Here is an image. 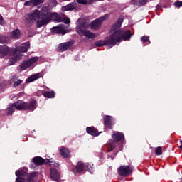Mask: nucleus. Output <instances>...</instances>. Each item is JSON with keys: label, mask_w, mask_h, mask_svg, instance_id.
Listing matches in <instances>:
<instances>
[{"label": "nucleus", "mask_w": 182, "mask_h": 182, "mask_svg": "<svg viewBox=\"0 0 182 182\" xmlns=\"http://www.w3.org/2000/svg\"><path fill=\"white\" fill-rule=\"evenodd\" d=\"M122 23H123V18L120 17L118 18L116 23L112 25L109 38L105 41H97L95 43L96 46L101 48L102 46L107 45V48H110L114 45H116V43L120 42L122 39H123V41H130V38H132L130 30H127L126 31L120 30Z\"/></svg>", "instance_id": "f257e3e1"}, {"label": "nucleus", "mask_w": 182, "mask_h": 182, "mask_svg": "<svg viewBox=\"0 0 182 182\" xmlns=\"http://www.w3.org/2000/svg\"><path fill=\"white\" fill-rule=\"evenodd\" d=\"M10 38H11V39H19V38H21V31L19 29L14 30L11 31Z\"/></svg>", "instance_id": "412c9836"}, {"label": "nucleus", "mask_w": 182, "mask_h": 182, "mask_svg": "<svg viewBox=\"0 0 182 182\" xmlns=\"http://www.w3.org/2000/svg\"><path fill=\"white\" fill-rule=\"evenodd\" d=\"M8 53H10V58H12L14 50L8 48L6 46H0V58H5Z\"/></svg>", "instance_id": "9d476101"}, {"label": "nucleus", "mask_w": 182, "mask_h": 182, "mask_svg": "<svg viewBox=\"0 0 182 182\" xmlns=\"http://www.w3.org/2000/svg\"><path fill=\"white\" fill-rule=\"evenodd\" d=\"M175 6H177L178 8H180L182 6V1H176L174 3Z\"/></svg>", "instance_id": "473e14b6"}, {"label": "nucleus", "mask_w": 182, "mask_h": 182, "mask_svg": "<svg viewBox=\"0 0 182 182\" xmlns=\"http://www.w3.org/2000/svg\"><path fill=\"white\" fill-rule=\"evenodd\" d=\"M72 45H73V43L70 41L63 43L58 46V50H59V52H65V50H68Z\"/></svg>", "instance_id": "f8f14e48"}, {"label": "nucleus", "mask_w": 182, "mask_h": 182, "mask_svg": "<svg viewBox=\"0 0 182 182\" xmlns=\"http://www.w3.org/2000/svg\"><path fill=\"white\" fill-rule=\"evenodd\" d=\"M104 123L105 126H110L112 124V117L105 116L104 117Z\"/></svg>", "instance_id": "b1692460"}, {"label": "nucleus", "mask_w": 182, "mask_h": 182, "mask_svg": "<svg viewBox=\"0 0 182 182\" xmlns=\"http://www.w3.org/2000/svg\"><path fill=\"white\" fill-rule=\"evenodd\" d=\"M16 109L18 110L25 109V110L33 111L36 109V101L32 100L30 105H28L26 102H23V101H17L14 104H10L6 109L7 114L11 116V114L15 112Z\"/></svg>", "instance_id": "7ed1b4c3"}, {"label": "nucleus", "mask_w": 182, "mask_h": 182, "mask_svg": "<svg viewBox=\"0 0 182 182\" xmlns=\"http://www.w3.org/2000/svg\"><path fill=\"white\" fill-rule=\"evenodd\" d=\"M141 42H143V43H146V42H149V37L147 36H143L141 38Z\"/></svg>", "instance_id": "2f4dec72"}, {"label": "nucleus", "mask_w": 182, "mask_h": 182, "mask_svg": "<svg viewBox=\"0 0 182 182\" xmlns=\"http://www.w3.org/2000/svg\"><path fill=\"white\" fill-rule=\"evenodd\" d=\"M85 167L90 173H93V167H92V164L87 163L84 165V168Z\"/></svg>", "instance_id": "cd10ccee"}, {"label": "nucleus", "mask_w": 182, "mask_h": 182, "mask_svg": "<svg viewBox=\"0 0 182 182\" xmlns=\"http://www.w3.org/2000/svg\"><path fill=\"white\" fill-rule=\"evenodd\" d=\"M147 2H148L147 0H139L136 3V5H138L139 6H143V5H146V4H147Z\"/></svg>", "instance_id": "7c9ffc66"}, {"label": "nucleus", "mask_w": 182, "mask_h": 182, "mask_svg": "<svg viewBox=\"0 0 182 182\" xmlns=\"http://www.w3.org/2000/svg\"><path fill=\"white\" fill-rule=\"evenodd\" d=\"M87 132L91 136H99L101 132H98L95 127H87Z\"/></svg>", "instance_id": "6ab92c4d"}, {"label": "nucleus", "mask_w": 182, "mask_h": 182, "mask_svg": "<svg viewBox=\"0 0 182 182\" xmlns=\"http://www.w3.org/2000/svg\"><path fill=\"white\" fill-rule=\"evenodd\" d=\"M50 177L54 181H59V178H60V176L58 173V170H56L55 168L50 169Z\"/></svg>", "instance_id": "2eb2a0df"}, {"label": "nucleus", "mask_w": 182, "mask_h": 182, "mask_svg": "<svg viewBox=\"0 0 182 182\" xmlns=\"http://www.w3.org/2000/svg\"><path fill=\"white\" fill-rule=\"evenodd\" d=\"M44 97H48V99H52V98L55 97V92H53V91H52V92H46L44 93Z\"/></svg>", "instance_id": "393cba45"}, {"label": "nucleus", "mask_w": 182, "mask_h": 182, "mask_svg": "<svg viewBox=\"0 0 182 182\" xmlns=\"http://www.w3.org/2000/svg\"><path fill=\"white\" fill-rule=\"evenodd\" d=\"M39 57H32L26 60H23L21 65L18 67V70L19 72H22L23 70H26V69H29V68H33V65L36 63L39 62Z\"/></svg>", "instance_id": "0eeeda50"}, {"label": "nucleus", "mask_w": 182, "mask_h": 182, "mask_svg": "<svg viewBox=\"0 0 182 182\" xmlns=\"http://www.w3.org/2000/svg\"><path fill=\"white\" fill-rule=\"evenodd\" d=\"M132 1H136V0H132Z\"/></svg>", "instance_id": "ea45409f"}, {"label": "nucleus", "mask_w": 182, "mask_h": 182, "mask_svg": "<svg viewBox=\"0 0 182 182\" xmlns=\"http://www.w3.org/2000/svg\"><path fill=\"white\" fill-rule=\"evenodd\" d=\"M44 0H29L24 3V6H38L41 4H43Z\"/></svg>", "instance_id": "ddd939ff"}, {"label": "nucleus", "mask_w": 182, "mask_h": 182, "mask_svg": "<svg viewBox=\"0 0 182 182\" xmlns=\"http://www.w3.org/2000/svg\"><path fill=\"white\" fill-rule=\"evenodd\" d=\"M155 153L156 154H157V156H161V154H163V149L161 148V146L157 147Z\"/></svg>", "instance_id": "c756f323"}, {"label": "nucleus", "mask_w": 182, "mask_h": 182, "mask_svg": "<svg viewBox=\"0 0 182 182\" xmlns=\"http://www.w3.org/2000/svg\"><path fill=\"white\" fill-rule=\"evenodd\" d=\"M180 143L181 144V145L179 146V149H181V150L182 151V140H181Z\"/></svg>", "instance_id": "4c0bfd02"}, {"label": "nucleus", "mask_w": 182, "mask_h": 182, "mask_svg": "<svg viewBox=\"0 0 182 182\" xmlns=\"http://www.w3.org/2000/svg\"><path fill=\"white\" fill-rule=\"evenodd\" d=\"M18 77H19L18 75H13V76H11V77L10 79V82H11V83H14L13 84L14 87H17V86H19V85L21 83H22V80H18Z\"/></svg>", "instance_id": "f3484780"}, {"label": "nucleus", "mask_w": 182, "mask_h": 182, "mask_svg": "<svg viewBox=\"0 0 182 182\" xmlns=\"http://www.w3.org/2000/svg\"><path fill=\"white\" fill-rule=\"evenodd\" d=\"M89 28V22L85 18H80L77 21L76 32H77L80 36H84L87 39H95L96 35L87 30Z\"/></svg>", "instance_id": "39448f33"}, {"label": "nucleus", "mask_w": 182, "mask_h": 182, "mask_svg": "<svg viewBox=\"0 0 182 182\" xmlns=\"http://www.w3.org/2000/svg\"><path fill=\"white\" fill-rule=\"evenodd\" d=\"M9 42V38L0 36V43H8Z\"/></svg>", "instance_id": "bb28decb"}, {"label": "nucleus", "mask_w": 182, "mask_h": 182, "mask_svg": "<svg viewBox=\"0 0 182 182\" xmlns=\"http://www.w3.org/2000/svg\"><path fill=\"white\" fill-rule=\"evenodd\" d=\"M114 142H113V141H109L108 142V151H112V150H114Z\"/></svg>", "instance_id": "a878e982"}, {"label": "nucleus", "mask_w": 182, "mask_h": 182, "mask_svg": "<svg viewBox=\"0 0 182 182\" xmlns=\"http://www.w3.org/2000/svg\"><path fill=\"white\" fill-rule=\"evenodd\" d=\"M75 170L77 171V173H82V171L85 170V164H83L82 162H78Z\"/></svg>", "instance_id": "5701e85b"}, {"label": "nucleus", "mask_w": 182, "mask_h": 182, "mask_svg": "<svg viewBox=\"0 0 182 182\" xmlns=\"http://www.w3.org/2000/svg\"><path fill=\"white\" fill-rule=\"evenodd\" d=\"M38 19V20H37ZM52 19V13L49 11L48 7H43L41 11L33 10L26 16V25H32L36 21L37 28H42L46 23H49Z\"/></svg>", "instance_id": "f03ea898"}, {"label": "nucleus", "mask_w": 182, "mask_h": 182, "mask_svg": "<svg viewBox=\"0 0 182 182\" xmlns=\"http://www.w3.org/2000/svg\"><path fill=\"white\" fill-rule=\"evenodd\" d=\"M33 163H35L37 166H41L45 163V159L41 157L36 156L33 159Z\"/></svg>", "instance_id": "4be33fe9"}, {"label": "nucleus", "mask_w": 182, "mask_h": 182, "mask_svg": "<svg viewBox=\"0 0 182 182\" xmlns=\"http://www.w3.org/2000/svg\"><path fill=\"white\" fill-rule=\"evenodd\" d=\"M60 154L62 156V157L68 159V157H70V151H69V149L65 146H61L60 148Z\"/></svg>", "instance_id": "4468645a"}, {"label": "nucleus", "mask_w": 182, "mask_h": 182, "mask_svg": "<svg viewBox=\"0 0 182 182\" xmlns=\"http://www.w3.org/2000/svg\"><path fill=\"white\" fill-rule=\"evenodd\" d=\"M124 138V135L120 132H114L112 134V139H114V141H120V140Z\"/></svg>", "instance_id": "aec40b11"}, {"label": "nucleus", "mask_w": 182, "mask_h": 182, "mask_svg": "<svg viewBox=\"0 0 182 182\" xmlns=\"http://www.w3.org/2000/svg\"><path fill=\"white\" fill-rule=\"evenodd\" d=\"M48 162H49V163H50V160H48Z\"/></svg>", "instance_id": "58836bf2"}, {"label": "nucleus", "mask_w": 182, "mask_h": 182, "mask_svg": "<svg viewBox=\"0 0 182 182\" xmlns=\"http://www.w3.org/2000/svg\"><path fill=\"white\" fill-rule=\"evenodd\" d=\"M76 8H77V4L75 2H73L67 6H63L61 9L63 12H66V11H73V9H76Z\"/></svg>", "instance_id": "dca6fc26"}, {"label": "nucleus", "mask_w": 182, "mask_h": 182, "mask_svg": "<svg viewBox=\"0 0 182 182\" xmlns=\"http://www.w3.org/2000/svg\"><path fill=\"white\" fill-rule=\"evenodd\" d=\"M16 176L17 178L16 179V182H38V173L32 172L28 176L27 181H25V179L22 177H25L26 176V171H23V170H18L16 171Z\"/></svg>", "instance_id": "423d86ee"}, {"label": "nucleus", "mask_w": 182, "mask_h": 182, "mask_svg": "<svg viewBox=\"0 0 182 182\" xmlns=\"http://www.w3.org/2000/svg\"><path fill=\"white\" fill-rule=\"evenodd\" d=\"M30 46L29 43H24L21 46H16V48L13 50L14 53L8 62L9 66H12V65H15L16 62H19V60L22 59L23 56L22 53L28 52V49H29Z\"/></svg>", "instance_id": "20e7f679"}, {"label": "nucleus", "mask_w": 182, "mask_h": 182, "mask_svg": "<svg viewBox=\"0 0 182 182\" xmlns=\"http://www.w3.org/2000/svg\"><path fill=\"white\" fill-rule=\"evenodd\" d=\"M5 86H6L5 82L0 83V90H1V89H4V87H5Z\"/></svg>", "instance_id": "c9c22d12"}, {"label": "nucleus", "mask_w": 182, "mask_h": 182, "mask_svg": "<svg viewBox=\"0 0 182 182\" xmlns=\"http://www.w3.org/2000/svg\"><path fill=\"white\" fill-rule=\"evenodd\" d=\"M63 21V19H62V18H60L59 17H57V18H56V21L57 22H62Z\"/></svg>", "instance_id": "e433bc0d"}, {"label": "nucleus", "mask_w": 182, "mask_h": 182, "mask_svg": "<svg viewBox=\"0 0 182 182\" xmlns=\"http://www.w3.org/2000/svg\"><path fill=\"white\" fill-rule=\"evenodd\" d=\"M132 171H133V168L130 166H122L118 168V173L122 177H127Z\"/></svg>", "instance_id": "1a4fd4ad"}, {"label": "nucleus", "mask_w": 182, "mask_h": 182, "mask_svg": "<svg viewBox=\"0 0 182 182\" xmlns=\"http://www.w3.org/2000/svg\"><path fill=\"white\" fill-rule=\"evenodd\" d=\"M66 1H70V0H66Z\"/></svg>", "instance_id": "a19ab883"}, {"label": "nucleus", "mask_w": 182, "mask_h": 182, "mask_svg": "<svg viewBox=\"0 0 182 182\" xmlns=\"http://www.w3.org/2000/svg\"><path fill=\"white\" fill-rule=\"evenodd\" d=\"M51 32L53 33H59L60 35H65V33H66L67 32V30L66 27H65L63 25H60L51 28Z\"/></svg>", "instance_id": "9b49d317"}, {"label": "nucleus", "mask_w": 182, "mask_h": 182, "mask_svg": "<svg viewBox=\"0 0 182 182\" xmlns=\"http://www.w3.org/2000/svg\"><path fill=\"white\" fill-rule=\"evenodd\" d=\"M5 23V21H4V18H2V16L0 15V25H4Z\"/></svg>", "instance_id": "f704fd0d"}, {"label": "nucleus", "mask_w": 182, "mask_h": 182, "mask_svg": "<svg viewBox=\"0 0 182 182\" xmlns=\"http://www.w3.org/2000/svg\"><path fill=\"white\" fill-rule=\"evenodd\" d=\"M40 77H42V73H39L37 74L32 75L30 77H28L26 82V83H31L32 82H35V80H38Z\"/></svg>", "instance_id": "a211bd4d"}, {"label": "nucleus", "mask_w": 182, "mask_h": 182, "mask_svg": "<svg viewBox=\"0 0 182 182\" xmlns=\"http://www.w3.org/2000/svg\"><path fill=\"white\" fill-rule=\"evenodd\" d=\"M63 21H64V23H67V24L70 23V19L69 18H64Z\"/></svg>", "instance_id": "72a5a7b5"}, {"label": "nucleus", "mask_w": 182, "mask_h": 182, "mask_svg": "<svg viewBox=\"0 0 182 182\" xmlns=\"http://www.w3.org/2000/svg\"><path fill=\"white\" fill-rule=\"evenodd\" d=\"M110 18V14H105L104 16L100 17L99 18H97L94 21H92L90 23V26L92 28V29H99L100 26H102V23L105 22V21H107Z\"/></svg>", "instance_id": "6e6552de"}, {"label": "nucleus", "mask_w": 182, "mask_h": 182, "mask_svg": "<svg viewBox=\"0 0 182 182\" xmlns=\"http://www.w3.org/2000/svg\"><path fill=\"white\" fill-rule=\"evenodd\" d=\"M77 2L82 5H86V4H92V0H77Z\"/></svg>", "instance_id": "c85d7f7f"}]
</instances>
